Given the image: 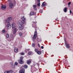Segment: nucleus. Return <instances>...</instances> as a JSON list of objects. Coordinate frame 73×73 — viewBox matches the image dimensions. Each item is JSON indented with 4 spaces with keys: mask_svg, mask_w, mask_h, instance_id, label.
<instances>
[{
    "mask_svg": "<svg viewBox=\"0 0 73 73\" xmlns=\"http://www.w3.org/2000/svg\"><path fill=\"white\" fill-rule=\"evenodd\" d=\"M32 27H34V28H36V26H33V25Z\"/></svg>",
    "mask_w": 73,
    "mask_h": 73,
    "instance_id": "nucleus-30",
    "label": "nucleus"
},
{
    "mask_svg": "<svg viewBox=\"0 0 73 73\" xmlns=\"http://www.w3.org/2000/svg\"><path fill=\"white\" fill-rule=\"evenodd\" d=\"M38 45L39 48H40V44H38Z\"/></svg>",
    "mask_w": 73,
    "mask_h": 73,
    "instance_id": "nucleus-37",
    "label": "nucleus"
},
{
    "mask_svg": "<svg viewBox=\"0 0 73 73\" xmlns=\"http://www.w3.org/2000/svg\"><path fill=\"white\" fill-rule=\"evenodd\" d=\"M19 36H22V33H19Z\"/></svg>",
    "mask_w": 73,
    "mask_h": 73,
    "instance_id": "nucleus-26",
    "label": "nucleus"
},
{
    "mask_svg": "<svg viewBox=\"0 0 73 73\" xmlns=\"http://www.w3.org/2000/svg\"><path fill=\"white\" fill-rule=\"evenodd\" d=\"M12 18L8 17V19L5 20V22L8 24H10V21L12 20Z\"/></svg>",
    "mask_w": 73,
    "mask_h": 73,
    "instance_id": "nucleus-3",
    "label": "nucleus"
},
{
    "mask_svg": "<svg viewBox=\"0 0 73 73\" xmlns=\"http://www.w3.org/2000/svg\"><path fill=\"white\" fill-rule=\"evenodd\" d=\"M68 7H70V5H68Z\"/></svg>",
    "mask_w": 73,
    "mask_h": 73,
    "instance_id": "nucleus-43",
    "label": "nucleus"
},
{
    "mask_svg": "<svg viewBox=\"0 0 73 73\" xmlns=\"http://www.w3.org/2000/svg\"><path fill=\"white\" fill-rule=\"evenodd\" d=\"M10 64H11V65H13V63L11 62L10 63Z\"/></svg>",
    "mask_w": 73,
    "mask_h": 73,
    "instance_id": "nucleus-42",
    "label": "nucleus"
},
{
    "mask_svg": "<svg viewBox=\"0 0 73 73\" xmlns=\"http://www.w3.org/2000/svg\"><path fill=\"white\" fill-rule=\"evenodd\" d=\"M37 6H38V7H39V6H40V3H39L37 4Z\"/></svg>",
    "mask_w": 73,
    "mask_h": 73,
    "instance_id": "nucleus-24",
    "label": "nucleus"
},
{
    "mask_svg": "<svg viewBox=\"0 0 73 73\" xmlns=\"http://www.w3.org/2000/svg\"><path fill=\"white\" fill-rule=\"evenodd\" d=\"M46 5V4H45V2H43L41 5V7H44V6H45Z\"/></svg>",
    "mask_w": 73,
    "mask_h": 73,
    "instance_id": "nucleus-15",
    "label": "nucleus"
},
{
    "mask_svg": "<svg viewBox=\"0 0 73 73\" xmlns=\"http://www.w3.org/2000/svg\"><path fill=\"white\" fill-rule=\"evenodd\" d=\"M7 27L8 29H10L11 28V26L10 24H8L7 25Z\"/></svg>",
    "mask_w": 73,
    "mask_h": 73,
    "instance_id": "nucleus-8",
    "label": "nucleus"
},
{
    "mask_svg": "<svg viewBox=\"0 0 73 73\" xmlns=\"http://www.w3.org/2000/svg\"><path fill=\"white\" fill-rule=\"evenodd\" d=\"M35 13L31 11V12L30 13V15L31 16H32V15H35Z\"/></svg>",
    "mask_w": 73,
    "mask_h": 73,
    "instance_id": "nucleus-14",
    "label": "nucleus"
},
{
    "mask_svg": "<svg viewBox=\"0 0 73 73\" xmlns=\"http://www.w3.org/2000/svg\"><path fill=\"white\" fill-rule=\"evenodd\" d=\"M68 9H67V8L65 7L63 9V11H64V12H65V13H66L67 12V11Z\"/></svg>",
    "mask_w": 73,
    "mask_h": 73,
    "instance_id": "nucleus-10",
    "label": "nucleus"
},
{
    "mask_svg": "<svg viewBox=\"0 0 73 73\" xmlns=\"http://www.w3.org/2000/svg\"><path fill=\"white\" fill-rule=\"evenodd\" d=\"M1 8L2 9H6V6L5 5H3L1 7Z\"/></svg>",
    "mask_w": 73,
    "mask_h": 73,
    "instance_id": "nucleus-9",
    "label": "nucleus"
},
{
    "mask_svg": "<svg viewBox=\"0 0 73 73\" xmlns=\"http://www.w3.org/2000/svg\"><path fill=\"white\" fill-rule=\"evenodd\" d=\"M35 51L36 52H37V49H35Z\"/></svg>",
    "mask_w": 73,
    "mask_h": 73,
    "instance_id": "nucleus-31",
    "label": "nucleus"
},
{
    "mask_svg": "<svg viewBox=\"0 0 73 73\" xmlns=\"http://www.w3.org/2000/svg\"><path fill=\"white\" fill-rule=\"evenodd\" d=\"M37 1L38 3H40V0H37Z\"/></svg>",
    "mask_w": 73,
    "mask_h": 73,
    "instance_id": "nucleus-36",
    "label": "nucleus"
},
{
    "mask_svg": "<svg viewBox=\"0 0 73 73\" xmlns=\"http://www.w3.org/2000/svg\"><path fill=\"white\" fill-rule=\"evenodd\" d=\"M64 41H66V40H65V38H64Z\"/></svg>",
    "mask_w": 73,
    "mask_h": 73,
    "instance_id": "nucleus-45",
    "label": "nucleus"
},
{
    "mask_svg": "<svg viewBox=\"0 0 73 73\" xmlns=\"http://www.w3.org/2000/svg\"><path fill=\"white\" fill-rule=\"evenodd\" d=\"M12 67L13 68H15V65L14 64H12Z\"/></svg>",
    "mask_w": 73,
    "mask_h": 73,
    "instance_id": "nucleus-19",
    "label": "nucleus"
},
{
    "mask_svg": "<svg viewBox=\"0 0 73 73\" xmlns=\"http://www.w3.org/2000/svg\"><path fill=\"white\" fill-rule=\"evenodd\" d=\"M22 20L21 22H20V21H18L17 24L18 26V28L20 30H23V24H26V22L25 21V20L26 19L24 17V16H23L21 18Z\"/></svg>",
    "mask_w": 73,
    "mask_h": 73,
    "instance_id": "nucleus-1",
    "label": "nucleus"
},
{
    "mask_svg": "<svg viewBox=\"0 0 73 73\" xmlns=\"http://www.w3.org/2000/svg\"><path fill=\"white\" fill-rule=\"evenodd\" d=\"M37 37V31H35V33L34 35L33 38L34 39H35Z\"/></svg>",
    "mask_w": 73,
    "mask_h": 73,
    "instance_id": "nucleus-5",
    "label": "nucleus"
},
{
    "mask_svg": "<svg viewBox=\"0 0 73 73\" xmlns=\"http://www.w3.org/2000/svg\"><path fill=\"white\" fill-rule=\"evenodd\" d=\"M36 9H36V7L34 8V10H35V11H36Z\"/></svg>",
    "mask_w": 73,
    "mask_h": 73,
    "instance_id": "nucleus-40",
    "label": "nucleus"
},
{
    "mask_svg": "<svg viewBox=\"0 0 73 73\" xmlns=\"http://www.w3.org/2000/svg\"><path fill=\"white\" fill-rule=\"evenodd\" d=\"M23 56H21L20 58V60H23Z\"/></svg>",
    "mask_w": 73,
    "mask_h": 73,
    "instance_id": "nucleus-21",
    "label": "nucleus"
},
{
    "mask_svg": "<svg viewBox=\"0 0 73 73\" xmlns=\"http://www.w3.org/2000/svg\"><path fill=\"white\" fill-rule=\"evenodd\" d=\"M3 33H5V30L3 29L2 31Z\"/></svg>",
    "mask_w": 73,
    "mask_h": 73,
    "instance_id": "nucleus-23",
    "label": "nucleus"
},
{
    "mask_svg": "<svg viewBox=\"0 0 73 73\" xmlns=\"http://www.w3.org/2000/svg\"><path fill=\"white\" fill-rule=\"evenodd\" d=\"M39 12H40V13H42V11H40Z\"/></svg>",
    "mask_w": 73,
    "mask_h": 73,
    "instance_id": "nucleus-39",
    "label": "nucleus"
},
{
    "mask_svg": "<svg viewBox=\"0 0 73 73\" xmlns=\"http://www.w3.org/2000/svg\"><path fill=\"white\" fill-rule=\"evenodd\" d=\"M70 14H71V13H72V11H71V10H70Z\"/></svg>",
    "mask_w": 73,
    "mask_h": 73,
    "instance_id": "nucleus-38",
    "label": "nucleus"
},
{
    "mask_svg": "<svg viewBox=\"0 0 73 73\" xmlns=\"http://www.w3.org/2000/svg\"><path fill=\"white\" fill-rule=\"evenodd\" d=\"M27 50H28V51L29 50V49H27Z\"/></svg>",
    "mask_w": 73,
    "mask_h": 73,
    "instance_id": "nucleus-44",
    "label": "nucleus"
},
{
    "mask_svg": "<svg viewBox=\"0 0 73 73\" xmlns=\"http://www.w3.org/2000/svg\"><path fill=\"white\" fill-rule=\"evenodd\" d=\"M37 54L40 55L41 54V51H38L37 52Z\"/></svg>",
    "mask_w": 73,
    "mask_h": 73,
    "instance_id": "nucleus-17",
    "label": "nucleus"
},
{
    "mask_svg": "<svg viewBox=\"0 0 73 73\" xmlns=\"http://www.w3.org/2000/svg\"><path fill=\"white\" fill-rule=\"evenodd\" d=\"M19 73H25V69H23L19 71Z\"/></svg>",
    "mask_w": 73,
    "mask_h": 73,
    "instance_id": "nucleus-7",
    "label": "nucleus"
},
{
    "mask_svg": "<svg viewBox=\"0 0 73 73\" xmlns=\"http://www.w3.org/2000/svg\"><path fill=\"white\" fill-rule=\"evenodd\" d=\"M10 73H13V71L12 70H11L10 71Z\"/></svg>",
    "mask_w": 73,
    "mask_h": 73,
    "instance_id": "nucleus-33",
    "label": "nucleus"
},
{
    "mask_svg": "<svg viewBox=\"0 0 73 73\" xmlns=\"http://www.w3.org/2000/svg\"><path fill=\"white\" fill-rule=\"evenodd\" d=\"M41 49H44V46H41Z\"/></svg>",
    "mask_w": 73,
    "mask_h": 73,
    "instance_id": "nucleus-41",
    "label": "nucleus"
},
{
    "mask_svg": "<svg viewBox=\"0 0 73 73\" xmlns=\"http://www.w3.org/2000/svg\"><path fill=\"white\" fill-rule=\"evenodd\" d=\"M33 7L34 8H36V5H33Z\"/></svg>",
    "mask_w": 73,
    "mask_h": 73,
    "instance_id": "nucleus-28",
    "label": "nucleus"
},
{
    "mask_svg": "<svg viewBox=\"0 0 73 73\" xmlns=\"http://www.w3.org/2000/svg\"><path fill=\"white\" fill-rule=\"evenodd\" d=\"M15 65H18V63L16 62L15 63Z\"/></svg>",
    "mask_w": 73,
    "mask_h": 73,
    "instance_id": "nucleus-27",
    "label": "nucleus"
},
{
    "mask_svg": "<svg viewBox=\"0 0 73 73\" xmlns=\"http://www.w3.org/2000/svg\"><path fill=\"white\" fill-rule=\"evenodd\" d=\"M37 41L38 42L40 41V39H39V38H37Z\"/></svg>",
    "mask_w": 73,
    "mask_h": 73,
    "instance_id": "nucleus-34",
    "label": "nucleus"
},
{
    "mask_svg": "<svg viewBox=\"0 0 73 73\" xmlns=\"http://www.w3.org/2000/svg\"><path fill=\"white\" fill-rule=\"evenodd\" d=\"M4 73H10V72L9 71H6Z\"/></svg>",
    "mask_w": 73,
    "mask_h": 73,
    "instance_id": "nucleus-22",
    "label": "nucleus"
},
{
    "mask_svg": "<svg viewBox=\"0 0 73 73\" xmlns=\"http://www.w3.org/2000/svg\"><path fill=\"white\" fill-rule=\"evenodd\" d=\"M20 54L21 55H24V53H20Z\"/></svg>",
    "mask_w": 73,
    "mask_h": 73,
    "instance_id": "nucleus-29",
    "label": "nucleus"
},
{
    "mask_svg": "<svg viewBox=\"0 0 73 73\" xmlns=\"http://www.w3.org/2000/svg\"><path fill=\"white\" fill-rule=\"evenodd\" d=\"M15 52H18V48H15L14 49Z\"/></svg>",
    "mask_w": 73,
    "mask_h": 73,
    "instance_id": "nucleus-13",
    "label": "nucleus"
},
{
    "mask_svg": "<svg viewBox=\"0 0 73 73\" xmlns=\"http://www.w3.org/2000/svg\"><path fill=\"white\" fill-rule=\"evenodd\" d=\"M13 7H14V5L13 4L12 2H10L9 3V8H12Z\"/></svg>",
    "mask_w": 73,
    "mask_h": 73,
    "instance_id": "nucleus-4",
    "label": "nucleus"
},
{
    "mask_svg": "<svg viewBox=\"0 0 73 73\" xmlns=\"http://www.w3.org/2000/svg\"><path fill=\"white\" fill-rule=\"evenodd\" d=\"M8 1H9V2H10V3H11L12 2V0H8Z\"/></svg>",
    "mask_w": 73,
    "mask_h": 73,
    "instance_id": "nucleus-35",
    "label": "nucleus"
},
{
    "mask_svg": "<svg viewBox=\"0 0 73 73\" xmlns=\"http://www.w3.org/2000/svg\"><path fill=\"white\" fill-rule=\"evenodd\" d=\"M32 53V52H29L28 53V54L29 55H31V54Z\"/></svg>",
    "mask_w": 73,
    "mask_h": 73,
    "instance_id": "nucleus-25",
    "label": "nucleus"
},
{
    "mask_svg": "<svg viewBox=\"0 0 73 73\" xmlns=\"http://www.w3.org/2000/svg\"><path fill=\"white\" fill-rule=\"evenodd\" d=\"M32 46L33 47H35V44L33 43L32 44Z\"/></svg>",
    "mask_w": 73,
    "mask_h": 73,
    "instance_id": "nucleus-20",
    "label": "nucleus"
},
{
    "mask_svg": "<svg viewBox=\"0 0 73 73\" xmlns=\"http://www.w3.org/2000/svg\"><path fill=\"white\" fill-rule=\"evenodd\" d=\"M56 20H57V19H56Z\"/></svg>",
    "mask_w": 73,
    "mask_h": 73,
    "instance_id": "nucleus-46",
    "label": "nucleus"
},
{
    "mask_svg": "<svg viewBox=\"0 0 73 73\" xmlns=\"http://www.w3.org/2000/svg\"><path fill=\"white\" fill-rule=\"evenodd\" d=\"M27 64L29 65V64H31V60H29L27 61Z\"/></svg>",
    "mask_w": 73,
    "mask_h": 73,
    "instance_id": "nucleus-11",
    "label": "nucleus"
},
{
    "mask_svg": "<svg viewBox=\"0 0 73 73\" xmlns=\"http://www.w3.org/2000/svg\"><path fill=\"white\" fill-rule=\"evenodd\" d=\"M11 27L13 29L14 28L13 30V34H16L17 33V31H18V29H17V26L16 24L14 23H13Z\"/></svg>",
    "mask_w": 73,
    "mask_h": 73,
    "instance_id": "nucleus-2",
    "label": "nucleus"
},
{
    "mask_svg": "<svg viewBox=\"0 0 73 73\" xmlns=\"http://www.w3.org/2000/svg\"><path fill=\"white\" fill-rule=\"evenodd\" d=\"M35 29V30H36V29Z\"/></svg>",
    "mask_w": 73,
    "mask_h": 73,
    "instance_id": "nucleus-47",
    "label": "nucleus"
},
{
    "mask_svg": "<svg viewBox=\"0 0 73 73\" xmlns=\"http://www.w3.org/2000/svg\"><path fill=\"white\" fill-rule=\"evenodd\" d=\"M70 4H71V2H70L68 3V5H70Z\"/></svg>",
    "mask_w": 73,
    "mask_h": 73,
    "instance_id": "nucleus-32",
    "label": "nucleus"
},
{
    "mask_svg": "<svg viewBox=\"0 0 73 73\" xmlns=\"http://www.w3.org/2000/svg\"><path fill=\"white\" fill-rule=\"evenodd\" d=\"M18 61L19 63L20 64H24V61H23L22 60H18Z\"/></svg>",
    "mask_w": 73,
    "mask_h": 73,
    "instance_id": "nucleus-6",
    "label": "nucleus"
},
{
    "mask_svg": "<svg viewBox=\"0 0 73 73\" xmlns=\"http://www.w3.org/2000/svg\"><path fill=\"white\" fill-rule=\"evenodd\" d=\"M6 37L7 38H8L9 37V35L8 34H6Z\"/></svg>",
    "mask_w": 73,
    "mask_h": 73,
    "instance_id": "nucleus-18",
    "label": "nucleus"
},
{
    "mask_svg": "<svg viewBox=\"0 0 73 73\" xmlns=\"http://www.w3.org/2000/svg\"><path fill=\"white\" fill-rule=\"evenodd\" d=\"M23 67L25 69H27L28 68V66L26 64H25L24 66Z\"/></svg>",
    "mask_w": 73,
    "mask_h": 73,
    "instance_id": "nucleus-16",
    "label": "nucleus"
},
{
    "mask_svg": "<svg viewBox=\"0 0 73 73\" xmlns=\"http://www.w3.org/2000/svg\"><path fill=\"white\" fill-rule=\"evenodd\" d=\"M66 46L67 48H70V47L68 44H66Z\"/></svg>",
    "mask_w": 73,
    "mask_h": 73,
    "instance_id": "nucleus-12",
    "label": "nucleus"
}]
</instances>
